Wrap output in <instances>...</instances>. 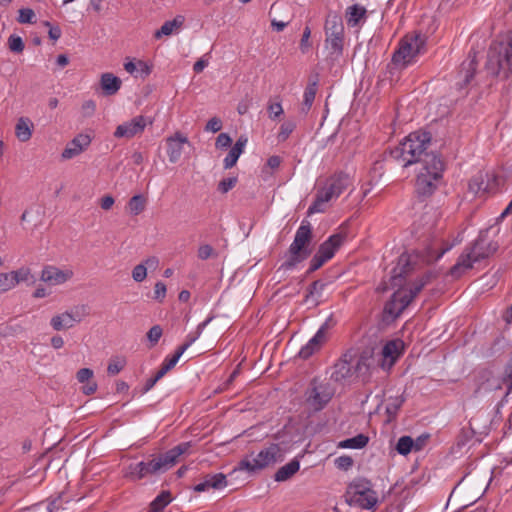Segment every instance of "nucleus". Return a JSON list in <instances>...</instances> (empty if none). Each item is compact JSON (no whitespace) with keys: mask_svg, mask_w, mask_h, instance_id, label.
I'll use <instances>...</instances> for the list:
<instances>
[{"mask_svg":"<svg viewBox=\"0 0 512 512\" xmlns=\"http://www.w3.org/2000/svg\"><path fill=\"white\" fill-rule=\"evenodd\" d=\"M318 82V75H315L314 78L309 79V83L304 90L303 102L301 107V112L304 114H307L313 105L318 90Z\"/></svg>","mask_w":512,"mask_h":512,"instance_id":"5701e85b","label":"nucleus"},{"mask_svg":"<svg viewBox=\"0 0 512 512\" xmlns=\"http://www.w3.org/2000/svg\"><path fill=\"white\" fill-rule=\"evenodd\" d=\"M445 170V163L440 155L426 156L424 165L418 171L415 191L421 198L431 196L440 184Z\"/></svg>","mask_w":512,"mask_h":512,"instance_id":"39448f33","label":"nucleus"},{"mask_svg":"<svg viewBox=\"0 0 512 512\" xmlns=\"http://www.w3.org/2000/svg\"><path fill=\"white\" fill-rule=\"evenodd\" d=\"M429 434H421L416 439H413V449L415 452L421 451L427 444Z\"/></svg>","mask_w":512,"mask_h":512,"instance_id":"680f3d73","label":"nucleus"},{"mask_svg":"<svg viewBox=\"0 0 512 512\" xmlns=\"http://www.w3.org/2000/svg\"><path fill=\"white\" fill-rule=\"evenodd\" d=\"M325 286L326 284L321 280L312 282L307 289L306 300H308L310 297H314L315 295L320 297Z\"/></svg>","mask_w":512,"mask_h":512,"instance_id":"a19ab883","label":"nucleus"},{"mask_svg":"<svg viewBox=\"0 0 512 512\" xmlns=\"http://www.w3.org/2000/svg\"><path fill=\"white\" fill-rule=\"evenodd\" d=\"M295 128H296V122L294 120L288 119V120L284 121L281 124L279 132L277 134L278 142L286 141L290 137L292 132L295 130Z\"/></svg>","mask_w":512,"mask_h":512,"instance_id":"58836bf2","label":"nucleus"},{"mask_svg":"<svg viewBox=\"0 0 512 512\" xmlns=\"http://www.w3.org/2000/svg\"><path fill=\"white\" fill-rule=\"evenodd\" d=\"M73 277L70 269L61 270L53 265H46L42 269L40 279L49 285H61Z\"/></svg>","mask_w":512,"mask_h":512,"instance_id":"f3484780","label":"nucleus"},{"mask_svg":"<svg viewBox=\"0 0 512 512\" xmlns=\"http://www.w3.org/2000/svg\"><path fill=\"white\" fill-rule=\"evenodd\" d=\"M430 144L431 134L429 132L415 131L393 148L390 154L393 159L401 162L403 167H408L415 163L424 165L426 156L437 155L434 152L427 151Z\"/></svg>","mask_w":512,"mask_h":512,"instance_id":"20e7f679","label":"nucleus"},{"mask_svg":"<svg viewBox=\"0 0 512 512\" xmlns=\"http://www.w3.org/2000/svg\"><path fill=\"white\" fill-rule=\"evenodd\" d=\"M163 334V330L160 325L152 326L147 332V338L150 342V346H155Z\"/></svg>","mask_w":512,"mask_h":512,"instance_id":"c03bdc74","label":"nucleus"},{"mask_svg":"<svg viewBox=\"0 0 512 512\" xmlns=\"http://www.w3.org/2000/svg\"><path fill=\"white\" fill-rule=\"evenodd\" d=\"M454 243L442 242L440 247H432L431 248V256L435 258V260L440 259L446 252L452 249Z\"/></svg>","mask_w":512,"mask_h":512,"instance_id":"603ef678","label":"nucleus"},{"mask_svg":"<svg viewBox=\"0 0 512 512\" xmlns=\"http://www.w3.org/2000/svg\"><path fill=\"white\" fill-rule=\"evenodd\" d=\"M349 355L344 354L332 367L330 375L334 382H342L352 375V364L348 359Z\"/></svg>","mask_w":512,"mask_h":512,"instance_id":"412c9836","label":"nucleus"},{"mask_svg":"<svg viewBox=\"0 0 512 512\" xmlns=\"http://www.w3.org/2000/svg\"><path fill=\"white\" fill-rule=\"evenodd\" d=\"M281 460V448L279 444L273 443L262 449L255 457L242 459L238 464V468L240 470H247L248 472H256Z\"/></svg>","mask_w":512,"mask_h":512,"instance_id":"1a4fd4ad","label":"nucleus"},{"mask_svg":"<svg viewBox=\"0 0 512 512\" xmlns=\"http://www.w3.org/2000/svg\"><path fill=\"white\" fill-rule=\"evenodd\" d=\"M404 402L403 398H393L386 405V412L389 416H396L398 410L401 408Z\"/></svg>","mask_w":512,"mask_h":512,"instance_id":"de8ad7c7","label":"nucleus"},{"mask_svg":"<svg viewBox=\"0 0 512 512\" xmlns=\"http://www.w3.org/2000/svg\"><path fill=\"white\" fill-rule=\"evenodd\" d=\"M35 12L30 8H21L19 10V16L17 21L21 24H32L35 23Z\"/></svg>","mask_w":512,"mask_h":512,"instance_id":"79ce46f5","label":"nucleus"},{"mask_svg":"<svg viewBox=\"0 0 512 512\" xmlns=\"http://www.w3.org/2000/svg\"><path fill=\"white\" fill-rule=\"evenodd\" d=\"M237 181H238L237 177H228V178L222 179L218 183V191H220L223 194L229 192L231 189H233L235 187V185L237 184Z\"/></svg>","mask_w":512,"mask_h":512,"instance_id":"8fccbe9b","label":"nucleus"},{"mask_svg":"<svg viewBox=\"0 0 512 512\" xmlns=\"http://www.w3.org/2000/svg\"><path fill=\"white\" fill-rule=\"evenodd\" d=\"M432 279V274L431 273H425L423 274L421 277H419L418 279H416L411 287L415 290L416 293H420L422 291V289L428 284L430 283Z\"/></svg>","mask_w":512,"mask_h":512,"instance_id":"49530a36","label":"nucleus"},{"mask_svg":"<svg viewBox=\"0 0 512 512\" xmlns=\"http://www.w3.org/2000/svg\"><path fill=\"white\" fill-rule=\"evenodd\" d=\"M146 125L147 122L144 116H136L130 121L118 125L114 132V137L127 139L133 138L134 136L141 134Z\"/></svg>","mask_w":512,"mask_h":512,"instance_id":"4468645a","label":"nucleus"},{"mask_svg":"<svg viewBox=\"0 0 512 512\" xmlns=\"http://www.w3.org/2000/svg\"><path fill=\"white\" fill-rule=\"evenodd\" d=\"M33 123L27 117H20L15 126V135L21 142H27L32 137Z\"/></svg>","mask_w":512,"mask_h":512,"instance_id":"c85d7f7f","label":"nucleus"},{"mask_svg":"<svg viewBox=\"0 0 512 512\" xmlns=\"http://www.w3.org/2000/svg\"><path fill=\"white\" fill-rule=\"evenodd\" d=\"M404 343L400 339L388 341L382 349V355L385 359L390 360L393 365L403 352Z\"/></svg>","mask_w":512,"mask_h":512,"instance_id":"a878e982","label":"nucleus"},{"mask_svg":"<svg viewBox=\"0 0 512 512\" xmlns=\"http://www.w3.org/2000/svg\"><path fill=\"white\" fill-rule=\"evenodd\" d=\"M189 143L188 138L180 132L166 138L167 155L171 163H177L183 152V145Z\"/></svg>","mask_w":512,"mask_h":512,"instance_id":"6ab92c4d","label":"nucleus"},{"mask_svg":"<svg viewBox=\"0 0 512 512\" xmlns=\"http://www.w3.org/2000/svg\"><path fill=\"white\" fill-rule=\"evenodd\" d=\"M226 476L223 473H216L213 475H206L204 480L194 486V491L204 492L210 488L221 489L226 487Z\"/></svg>","mask_w":512,"mask_h":512,"instance_id":"4be33fe9","label":"nucleus"},{"mask_svg":"<svg viewBox=\"0 0 512 512\" xmlns=\"http://www.w3.org/2000/svg\"><path fill=\"white\" fill-rule=\"evenodd\" d=\"M327 183L330 186V189L334 191V193L339 197L349 186L350 177L348 174L340 172L334 174L327 180Z\"/></svg>","mask_w":512,"mask_h":512,"instance_id":"cd10ccee","label":"nucleus"},{"mask_svg":"<svg viewBox=\"0 0 512 512\" xmlns=\"http://www.w3.org/2000/svg\"><path fill=\"white\" fill-rule=\"evenodd\" d=\"M100 85L104 95L112 96L120 90L122 81L119 77L107 72L101 75Z\"/></svg>","mask_w":512,"mask_h":512,"instance_id":"b1692460","label":"nucleus"},{"mask_svg":"<svg viewBox=\"0 0 512 512\" xmlns=\"http://www.w3.org/2000/svg\"><path fill=\"white\" fill-rule=\"evenodd\" d=\"M190 447L191 442H182L149 461H140L135 464H130L127 467L125 477L133 481H138L150 475L164 473L173 467L177 463L178 458L182 454L187 453Z\"/></svg>","mask_w":512,"mask_h":512,"instance_id":"f257e3e1","label":"nucleus"},{"mask_svg":"<svg viewBox=\"0 0 512 512\" xmlns=\"http://www.w3.org/2000/svg\"><path fill=\"white\" fill-rule=\"evenodd\" d=\"M413 438L408 435L401 436L396 444V451L403 456L408 455L410 452L414 451L413 449Z\"/></svg>","mask_w":512,"mask_h":512,"instance_id":"4c0bfd02","label":"nucleus"},{"mask_svg":"<svg viewBox=\"0 0 512 512\" xmlns=\"http://www.w3.org/2000/svg\"><path fill=\"white\" fill-rule=\"evenodd\" d=\"M268 116L271 120H275L280 117L283 113V107L280 102L271 103L267 105Z\"/></svg>","mask_w":512,"mask_h":512,"instance_id":"09e8293b","label":"nucleus"},{"mask_svg":"<svg viewBox=\"0 0 512 512\" xmlns=\"http://www.w3.org/2000/svg\"><path fill=\"white\" fill-rule=\"evenodd\" d=\"M92 377H93V370H91L90 368H81L80 370H78V372L76 374V378H77L78 382H80V383L89 382V380Z\"/></svg>","mask_w":512,"mask_h":512,"instance_id":"0e129e2a","label":"nucleus"},{"mask_svg":"<svg viewBox=\"0 0 512 512\" xmlns=\"http://www.w3.org/2000/svg\"><path fill=\"white\" fill-rule=\"evenodd\" d=\"M312 238V226L309 221L303 220L288 248L287 259L279 266L278 271H290L304 261L311 254L309 245Z\"/></svg>","mask_w":512,"mask_h":512,"instance_id":"423d86ee","label":"nucleus"},{"mask_svg":"<svg viewBox=\"0 0 512 512\" xmlns=\"http://www.w3.org/2000/svg\"><path fill=\"white\" fill-rule=\"evenodd\" d=\"M490 232L491 228L480 231L472 246L466 248L458 257L456 263L449 271L453 278L461 277L467 270L473 267L474 263L490 257L498 250L499 244L490 238Z\"/></svg>","mask_w":512,"mask_h":512,"instance_id":"7ed1b4c3","label":"nucleus"},{"mask_svg":"<svg viewBox=\"0 0 512 512\" xmlns=\"http://www.w3.org/2000/svg\"><path fill=\"white\" fill-rule=\"evenodd\" d=\"M182 24V21H178L174 19L172 21H166L159 30H157L154 34L156 39L161 38L163 35L168 36L172 34L174 28L179 27Z\"/></svg>","mask_w":512,"mask_h":512,"instance_id":"ea45409f","label":"nucleus"},{"mask_svg":"<svg viewBox=\"0 0 512 512\" xmlns=\"http://www.w3.org/2000/svg\"><path fill=\"white\" fill-rule=\"evenodd\" d=\"M300 468V462L294 458L289 463L280 467L274 475V480L283 482L291 478Z\"/></svg>","mask_w":512,"mask_h":512,"instance_id":"c756f323","label":"nucleus"},{"mask_svg":"<svg viewBox=\"0 0 512 512\" xmlns=\"http://www.w3.org/2000/svg\"><path fill=\"white\" fill-rule=\"evenodd\" d=\"M88 315L85 305H77L63 313L53 316L50 325L55 331L68 330L80 323Z\"/></svg>","mask_w":512,"mask_h":512,"instance_id":"9b49d317","label":"nucleus"},{"mask_svg":"<svg viewBox=\"0 0 512 512\" xmlns=\"http://www.w3.org/2000/svg\"><path fill=\"white\" fill-rule=\"evenodd\" d=\"M326 46L330 49V54L339 57L343 53L344 36H327Z\"/></svg>","mask_w":512,"mask_h":512,"instance_id":"f704fd0d","label":"nucleus"},{"mask_svg":"<svg viewBox=\"0 0 512 512\" xmlns=\"http://www.w3.org/2000/svg\"><path fill=\"white\" fill-rule=\"evenodd\" d=\"M336 197L337 195L326 182L325 186L317 191L314 202L308 208V215L324 212V204Z\"/></svg>","mask_w":512,"mask_h":512,"instance_id":"aec40b11","label":"nucleus"},{"mask_svg":"<svg viewBox=\"0 0 512 512\" xmlns=\"http://www.w3.org/2000/svg\"><path fill=\"white\" fill-rule=\"evenodd\" d=\"M166 292V285L163 282L158 281L154 286V299L162 302L166 296Z\"/></svg>","mask_w":512,"mask_h":512,"instance_id":"13d9d810","label":"nucleus"},{"mask_svg":"<svg viewBox=\"0 0 512 512\" xmlns=\"http://www.w3.org/2000/svg\"><path fill=\"white\" fill-rule=\"evenodd\" d=\"M344 498L349 506L365 510L374 509L378 503V494L373 484L363 477L355 478L348 484Z\"/></svg>","mask_w":512,"mask_h":512,"instance_id":"0eeeda50","label":"nucleus"},{"mask_svg":"<svg viewBox=\"0 0 512 512\" xmlns=\"http://www.w3.org/2000/svg\"><path fill=\"white\" fill-rule=\"evenodd\" d=\"M182 355L183 353H180V351L177 349L173 356L166 357L164 359L162 365L165 366L168 370H171L172 368L175 367V365L177 364Z\"/></svg>","mask_w":512,"mask_h":512,"instance_id":"e2e57ef3","label":"nucleus"},{"mask_svg":"<svg viewBox=\"0 0 512 512\" xmlns=\"http://www.w3.org/2000/svg\"><path fill=\"white\" fill-rule=\"evenodd\" d=\"M10 274L12 275L14 286L21 282L34 281L31 270L28 267H21L16 271H11Z\"/></svg>","mask_w":512,"mask_h":512,"instance_id":"e433bc0d","label":"nucleus"},{"mask_svg":"<svg viewBox=\"0 0 512 512\" xmlns=\"http://www.w3.org/2000/svg\"><path fill=\"white\" fill-rule=\"evenodd\" d=\"M366 12V8L358 4H354L348 7L346 12V20L348 26L356 27L360 20L365 18Z\"/></svg>","mask_w":512,"mask_h":512,"instance_id":"7c9ffc66","label":"nucleus"},{"mask_svg":"<svg viewBox=\"0 0 512 512\" xmlns=\"http://www.w3.org/2000/svg\"><path fill=\"white\" fill-rule=\"evenodd\" d=\"M334 464L337 469L347 471L352 468L354 461L352 457L348 455H342L335 459Z\"/></svg>","mask_w":512,"mask_h":512,"instance_id":"37998d69","label":"nucleus"},{"mask_svg":"<svg viewBox=\"0 0 512 512\" xmlns=\"http://www.w3.org/2000/svg\"><path fill=\"white\" fill-rule=\"evenodd\" d=\"M147 277V267L143 263L136 265L132 270V278L136 282H142Z\"/></svg>","mask_w":512,"mask_h":512,"instance_id":"864d4df0","label":"nucleus"},{"mask_svg":"<svg viewBox=\"0 0 512 512\" xmlns=\"http://www.w3.org/2000/svg\"><path fill=\"white\" fill-rule=\"evenodd\" d=\"M146 207V199L142 195H134L128 202L130 214L137 216L144 211Z\"/></svg>","mask_w":512,"mask_h":512,"instance_id":"c9c22d12","label":"nucleus"},{"mask_svg":"<svg viewBox=\"0 0 512 512\" xmlns=\"http://www.w3.org/2000/svg\"><path fill=\"white\" fill-rule=\"evenodd\" d=\"M486 69L493 76L507 79L512 75V37L500 51L489 53Z\"/></svg>","mask_w":512,"mask_h":512,"instance_id":"9d476101","label":"nucleus"},{"mask_svg":"<svg viewBox=\"0 0 512 512\" xmlns=\"http://www.w3.org/2000/svg\"><path fill=\"white\" fill-rule=\"evenodd\" d=\"M222 128V121L218 117L211 118L205 126V131L216 133Z\"/></svg>","mask_w":512,"mask_h":512,"instance_id":"052dcab7","label":"nucleus"},{"mask_svg":"<svg viewBox=\"0 0 512 512\" xmlns=\"http://www.w3.org/2000/svg\"><path fill=\"white\" fill-rule=\"evenodd\" d=\"M477 63L475 58L464 61L461 65L460 75L463 74V80L459 81L456 85L459 90L466 88L471 80L474 78Z\"/></svg>","mask_w":512,"mask_h":512,"instance_id":"bb28decb","label":"nucleus"},{"mask_svg":"<svg viewBox=\"0 0 512 512\" xmlns=\"http://www.w3.org/2000/svg\"><path fill=\"white\" fill-rule=\"evenodd\" d=\"M411 270V263L409 255L403 253L398 258L397 265L392 270L390 284L392 287H402L404 277ZM418 293L410 287L409 289L399 288L395 291L385 305V312L395 317L399 316L415 299Z\"/></svg>","mask_w":512,"mask_h":512,"instance_id":"f03ea898","label":"nucleus"},{"mask_svg":"<svg viewBox=\"0 0 512 512\" xmlns=\"http://www.w3.org/2000/svg\"><path fill=\"white\" fill-rule=\"evenodd\" d=\"M172 501L171 493L169 491H162L156 498L150 503V512H162L166 506Z\"/></svg>","mask_w":512,"mask_h":512,"instance_id":"72a5a7b5","label":"nucleus"},{"mask_svg":"<svg viewBox=\"0 0 512 512\" xmlns=\"http://www.w3.org/2000/svg\"><path fill=\"white\" fill-rule=\"evenodd\" d=\"M96 110V103L93 100H87L82 104V112L85 117H90Z\"/></svg>","mask_w":512,"mask_h":512,"instance_id":"69168bd1","label":"nucleus"},{"mask_svg":"<svg viewBox=\"0 0 512 512\" xmlns=\"http://www.w3.org/2000/svg\"><path fill=\"white\" fill-rule=\"evenodd\" d=\"M45 26L49 27V38L54 40V41H57L61 35H62V31L60 29L59 26H52L50 22L46 21L45 23Z\"/></svg>","mask_w":512,"mask_h":512,"instance_id":"774afa93","label":"nucleus"},{"mask_svg":"<svg viewBox=\"0 0 512 512\" xmlns=\"http://www.w3.org/2000/svg\"><path fill=\"white\" fill-rule=\"evenodd\" d=\"M247 143L246 137H239L234 146L230 149L229 153L223 160L224 169L232 168L238 161V158L244 151V147Z\"/></svg>","mask_w":512,"mask_h":512,"instance_id":"393cba45","label":"nucleus"},{"mask_svg":"<svg viewBox=\"0 0 512 512\" xmlns=\"http://www.w3.org/2000/svg\"><path fill=\"white\" fill-rule=\"evenodd\" d=\"M426 51V37L421 33L407 34L399 43L398 49L393 53L392 63L404 69L416 62L419 55Z\"/></svg>","mask_w":512,"mask_h":512,"instance_id":"6e6552de","label":"nucleus"},{"mask_svg":"<svg viewBox=\"0 0 512 512\" xmlns=\"http://www.w3.org/2000/svg\"><path fill=\"white\" fill-rule=\"evenodd\" d=\"M92 138L88 134L80 133L69 141L62 151L61 157L64 160L72 159L80 155L91 144Z\"/></svg>","mask_w":512,"mask_h":512,"instance_id":"2eb2a0df","label":"nucleus"},{"mask_svg":"<svg viewBox=\"0 0 512 512\" xmlns=\"http://www.w3.org/2000/svg\"><path fill=\"white\" fill-rule=\"evenodd\" d=\"M496 181L494 175H490L489 173L478 172L475 174L469 181L468 189L474 195H484L486 193H491L494 191V187L490 183Z\"/></svg>","mask_w":512,"mask_h":512,"instance_id":"dca6fc26","label":"nucleus"},{"mask_svg":"<svg viewBox=\"0 0 512 512\" xmlns=\"http://www.w3.org/2000/svg\"><path fill=\"white\" fill-rule=\"evenodd\" d=\"M369 442V437L365 434H358L352 438L342 440L338 443V448L343 449H362Z\"/></svg>","mask_w":512,"mask_h":512,"instance_id":"473e14b6","label":"nucleus"},{"mask_svg":"<svg viewBox=\"0 0 512 512\" xmlns=\"http://www.w3.org/2000/svg\"><path fill=\"white\" fill-rule=\"evenodd\" d=\"M310 35H311V30L308 26H306L303 31L302 38L300 41V49L302 50V52H306L310 46L309 45Z\"/></svg>","mask_w":512,"mask_h":512,"instance_id":"338daca9","label":"nucleus"},{"mask_svg":"<svg viewBox=\"0 0 512 512\" xmlns=\"http://www.w3.org/2000/svg\"><path fill=\"white\" fill-rule=\"evenodd\" d=\"M325 31L327 36H344V26L341 18L338 16H329L326 19Z\"/></svg>","mask_w":512,"mask_h":512,"instance_id":"2f4dec72","label":"nucleus"},{"mask_svg":"<svg viewBox=\"0 0 512 512\" xmlns=\"http://www.w3.org/2000/svg\"><path fill=\"white\" fill-rule=\"evenodd\" d=\"M125 362L119 359H111L108 363L107 372L109 375H116L124 368Z\"/></svg>","mask_w":512,"mask_h":512,"instance_id":"5fc2aeb1","label":"nucleus"},{"mask_svg":"<svg viewBox=\"0 0 512 512\" xmlns=\"http://www.w3.org/2000/svg\"><path fill=\"white\" fill-rule=\"evenodd\" d=\"M325 263L326 261L318 253H316L310 260V265L307 270V273L310 274L315 272L316 270L321 268Z\"/></svg>","mask_w":512,"mask_h":512,"instance_id":"6e6d98bb","label":"nucleus"},{"mask_svg":"<svg viewBox=\"0 0 512 512\" xmlns=\"http://www.w3.org/2000/svg\"><path fill=\"white\" fill-rule=\"evenodd\" d=\"M8 46L12 52L21 53L24 50V42L20 36L11 35L8 38Z\"/></svg>","mask_w":512,"mask_h":512,"instance_id":"a18cd8bd","label":"nucleus"},{"mask_svg":"<svg viewBox=\"0 0 512 512\" xmlns=\"http://www.w3.org/2000/svg\"><path fill=\"white\" fill-rule=\"evenodd\" d=\"M232 144V139L227 133H220L216 139V148H228Z\"/></svg>","mask_w":512,"mask_h":512,"instance_id":"bf43d9fd","label":"nucleus"},{"mask_svg":"<svg viewBox=\"0 0 512 512\" xmlns=\"http://www.w3.org/2000/svg\"><path fill=\"white\" fill-rule=\"evenodd\" d=\"M12 275L9 273H0V293L7 292L14 288Z\"/></svg>","mask_w":512,"mask_h":512,"instance_id":"3c124183","label":"nucleus"},{"mask_svg":"<svg viewBox=\"0 0 512 512\" xmlns=\"http://www.w3.org/2000/svg\"><path fill=\"white\" fill-rule=\"evenodd\" d=\"M333 326L331 317L320 326L315 335L300 349L298 357L306 360L314 353L319 351L324 343L328 340V330Z\"/></svg>","mask_w":512,"mask_h":512,"instance_id":"f8f14e48","label":"nucleus"},{"mask_svg":"<svg viewBox=\"0 0 512 512\" xmlns=\"http://www.w3.org/2000/svg\"><path fill=\"white\" fill-rule=\"evenodd\" d=\"M345 239L346 235L344 233L333 234L320 244L316 253L327 262L334 257L336 251L342 246Z\"/></svg>","mask_w":512,"mask_h":512,"instance_id":"a211bd4d","label":"nucleus"},{"mask_svg":"<svg viewBox=\"0 0 512 512\" xmlns=\"http://www.w3.org/2000/svg\"><path fill=\"white\" fill-rule=\"evenodd\" d=\"M334 394L335 390L329 383H313L308 392L307 403L315 411H321L330 402Z\"/></svg>","mask_w":512,"mask_h":512,"instance_id":"ddd939ff","label":"nucleus"},{"mask_svg":"<svg viewBox=\"0 0 512 512\" xmlns=\"http://www.w3.org/2000/svg\"><path fill=\"white\" fill-rule=\"evenodd\" d=\"M198 257L201 259V260H207L208 258L212 257L213 255H215V251L213 249V247L209 244H204V245H201L199 248H198V253H197Z\"/></svg>","mask_w":512,"mask_h":512,"instance_id":"4d7b16f0","label":"nucleus"}]
</instances>
